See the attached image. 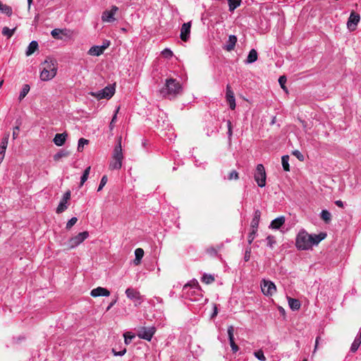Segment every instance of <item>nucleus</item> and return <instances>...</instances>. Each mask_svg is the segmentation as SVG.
<instances>
[{"label": "nucleus", "mask_w": 361, "mask_h": 361, "mask_svg": "<svg viewBox=\"0 0 361 361\" xmlns=\"http://www.w3.org/2000/svg\"><path fill=\"white\" fill-rule=\"evenodd\" d=\"M126 296L134 301H140L142 300V296L139 291L133 288H128L126 290Z\"/></svg>", "instance_id": "ddd939ff"}, {"label": "nucleus", "mask_w": 361, "mask_h": 361, "mask_svg": "<svg viewBox=\"0 0 361 361\" xmlns=\"http://www.w3.org/2000/svg\"><path fill=\"white\" fill-rule=\"evenodd\" d=\"M258 54L255 49H252L250 51L246 59V63H252L257 60Z\"/></svg>", "instance_id": "5701e85b"}, {"label": "nucleus", "mask_w": 361, "mask_h": 361, "mask_svg": "<svg viewBox=\"0 0 361 361\" xmlns=\"http://www.w3.org/2000/svg\"><path fill=\"white\" fill-rule=\"evenodd\" d=\"M183 293L186 298L192 301H198L203 297L200 286L196 280L190 281L184 285Z\"/></svg>", "instance_id": "7ed1b4c3"}, {"label": "nucleus", "mask_w": 361, "mask_h": 361, "mask_svg": "<svg viewBox=\"0 0 361 361\" xmlns=\"http://www.w3.org/2000/svg\"><path fill=\"white\" fill-rule=\"evenodd\" d=\"M19 126H16L14 128L13 131V138L16 139L18 136Z\"/></svg>", "instance_id": "bf43d9fd"}, {"label": "nucleus", "mask_w": 361, "mask_h": 361, "mask_svg": "<svg viewBox=\"0 0 361 361\" xmlns=\"http://www.w3.org/2000/svg\"><path fill=\"white\" fill-rule=\"evenodd\" d=\"M361 344V339L355 337L354 341L353 342L351 347H350V351L352 353H355L357 349L359 348L360 345Z\"/></svg>", "instance_id": "473e14b6"}, {"label": "nucleus", "mask_w": 361, "mask_h": 361, "mask_svg": "<svg viewBox=\"0 0 361 361\" xmlns=\"http://www.w3.org/2000/svg\"><path fill=\"white\" fill-rule=\"evenodd\" d=\"M135 259L134 260L135 264L137 265L140 263L141 259L144 256V250L142 248H137L135 250Z\"/></svg>", "instance_id": "a878e982"}, {"label": "nucleus", "mask_w": 361, "mask_h": 361, "mask_svg": "<svg viewBox=\"0 0 361 361\" xmlns=\"http://www.w3.org/2000/svg\"><path fill=\"white\" fill-rule=\"evenodd\" d=\"M239 178L238 173L235 170L231 171L227 177V179L229 180H238Z\"/></svg>", "instance_id": "a19ab883"}, {"label": "nucleus", "mask_w": 361, "mask_h": 361, "mask_svg": "<svg viewBox=\"0 0 361 361\" xmlns=\"http://www.w3.org/2000/svg\"><path fill=\"white\" fill-rule=\"evenodd\" d=\"M191 22L185 23L180 28V37L183 42H187L190 36Z\"/></svg>", "instance_id": "f8f14e48"}, {"label": "nucleus", "mask_w": 361, "mask_h": 361, "mask_svg": "<svg viewBox=\"0 0 361 361\" xmlns=\"http://www.w3.org/2000/svg\"><path fill=\"white\" fill-rule=\"evenodd\" d=\"M68 208V202H64L63 199L61 200L57 208L56 213L61 214Z\"/></svg>", "instance_id": "c85d7f7f"}, {"label": "nucleus", "mask_w": 361, "mask_h": 361, "mask_svg": "<svg viewBox=\"0 0 361 361\" xmlns=\"http://www.w3.org/2000/svg\"><path fill=\"white\" fill-rule=\"evenodd\" d=\"M229 7V11H233L240 4L239 1L237 0H227Z\"/></svg>", "instance_id": "e433bc0d"}, {"label": "nucleus", "mask_w": 361, "mask_h": 361, "mask_svg": "<svg viewBox=\"0 0 361 361\" xmlns=\"http://www.w3.org/2000/svg\"><path fill=\"white\" fill-rule=\"evenodd\" d=\"M226 97L227 102H231V100H235L234 97V93L233 90H231V87L229 85H227L226 86Z\"/></svg>", "instance_id": "c756f323"}, {"label": "nucleus", "mask_w": 361, "mask_h": 361, "mask_svg": "<svg viewBox=\"0 0 361 361\" xmlns=\"http://www.w3.org/2000/svg\"><path fill=\"white\" fill-rule=\"evenodd\" d=\"M254 178L259 187L263 188L266 185L267 175L264 167L262 164L257 165Z\"/></svg>", "instance_id": "423d86ee"}, {"label": "nucleus", "mask_w": 361, "mask_h": 361, "mask_svg": "<svg viewBox=\"0 0 361 361\" xmlns=\"http://www.w3.org/2000/svg\"><path fill=\"white\" fill-rule=\"evenodd\" d=\"M325 237V233L312 235L302 229L298 232L296 236L295 246L299 250H307L311 249L312 246L318 245Z\"/></svg>", "instance_id": "f257e3e1"}, {"label": "nucleus", "mask_w": 361, "mask_h": 361, "mask_svg": "<svg viewBox=\"0 0 361 361\" xmlns=\"http://www.w3.org/2000/svg\"><path fill=\"white\" fill-rule=\"evenodd\" d=\"M0 11L2 12L3 13L6 14L8 16H10L12 14V8L6 4H3L1 1Z\"/></svg>", "instance_id": "7c9ffc66"}, {"label": "nucleus", "mask_w": 361, "mask_h": 361, "mask_svg": "<svg viewBox=\"0 0 361 361\" xmlns=\"http://www.w3.org/2000/svg\"><path fill=\"white\" fill-rule=\"evenodd\" d=\"M73 32L68 29H59L56 28L51 31V36L56 39H63V37L66 38H71Z\"/></svg>", "instance_id": "9d476101"}, {"label": "nucleus", "mask_w": 361, "mask_h": 361, "mask_svg": "<svg viewBox=\"0 0 361 361\" xmlns=\"http://www.w3.org/2000/svg\"><path fill=\"white\" fill-rule=\"evenodd\" d=\"M118 8L116 6H112L110 11H104L102 14V20L105 23H112L116 19L114 15L118 11Z\"/></svg>", "instance_id": "9b49d317"}, {"label": "nucleus", "mask_w": 361, "mask_h": 361, "mask_svg": "<svg viewBox=\"0 0 361 361\" xmlns=\"http://www.w3.org/2000/svg\"><path fill=\"white\" fill-rule=\"evenodd\" d=\"M285 221L286 219L283 216H279L271 221L269 228L275 230L279 229L284 224Z\"/></svg>", "instance_id": "6ab92c4d"}, {"label": "nucleus", "mask_w": 361, "mask_h": 361, "mask_svg": "<svg viewBox=\"0 0 361 361\" xmlns=\"http://www.w3.org/2000/svg\"><path fill=\"white\" fill-rule=\"evenodd\" d=\"M261 216V212L259 209H256L254 212L253 218L251 221V228L254 230H257L259 219Z\"/></svg>", "instance_id": "aec40b11"}, {"label": "nucleus", "mask_w": 361, "mask_h": 361, "mask_svg": "<svg viewBox=\"0 0 361 361\" xmlns=\"http://www.w3.org/2000/svg\"><path fill=\"white\" fill-rule=\"evenodd\" d=\"M180 90V85L176 80L170 78L166 80L164 87L160 90L161 94L164 97L175 95Z\"/></svg>", "instance_id": "20e7f679"}, {"label": "nucleus", "mask_w": 361, "mask_h": 361, "mask_svg": "<svg viewBox=\"0 0 361 361\" xmlns=\"http://www.w3.org/2000/svg\"><path fill=\"white\" fill-rule=\"evenodd\" d=\"M161 54L164 57L170 59L173 56V51L170 49L166 48L161 51Z\"/></svg>", "instance_id": "de8ad7c7"}, {"label": "nucleus", "mask_w": 361, "mask_h": 361, "mask_svg": "<svg viewBox=\"0 0 361 361\" xmlns=\"http://www.w3.org/2000/svg\"><path fill=\"white\" fill-rule=\"evenodd\" d=\"M267 246L273 248L274 245L276 244L275 238L273 235H268L267 238Z\"/></svg>", "instance_id": "09e8293b"}, {"label": "nucleus", "mask_w": 361, "mask_h": 361, "mask_svg": "<svg viewBox=\"0 0 361 361\" xmlns=\"http://www.w3.org/2000/svg\"><path fill=\"white\" fill-rule=\"evenodd\" d=\"M105 50V47L102 46H93L92 47L89 51L88 54L91 56H100L103 54L104 51Z\"/></svg>", "instance_id": "412c9836"}, {"label": "nucleus", "mask_w": 361, "mask_h": 361, "mask_svg": "<svg viewBox=\"0 0 361 361\" xmlns=\"http://www.w3.org/2000/svg\"><path fill=\"white\" fill-rule=\"evenodd\" d=\"M30 85L27 84H25L23 85L22 90L20 92L19 94V100L21 101L29 92L30 91Z\"/></svg>", "instance_id": "72a5a7b5"}, {"label": "nucleus", "mask_w": 361, "mask_h": 361, "mask_svg": "<svg viewBox=\"0 0 361 361\" xmlns=\"http://www.w3.org/2000/svg\"><path fill=\"white\" fill-rule=\"evenodd\" d=\"M109 44H110L109 41H105V42H104L102 47H105V49H106L109 46Z\"/></svg>", "instance_id": "69168bd1"}, {"label": "nucleus", "mask_w": 361, "mask_h": 361, "mask_svg": "<svg viewBox=\"0 0 361 361\" xmlns=\"http://www.w3.org/2000/svg\"><path fill=\"white\" fill-rule=\"evenodd\" d=\"M214 281V278L212 275L204 274L202 276V281L207 284H209V283H212Z\"/></svg>", "instance_id": "49530a36"}, {"label": "nucleus", "mask_w": 361, "mask_h": 361, "mask_svg": "<svg viewBox=\"0 0 361 361\" xmlns=\"http://www.w3.org/2000/svg\"><path fill=\"white\" fill-rule=\"evenodd\" d=\"M255 357L260 361H266L267 358L264 355V352L262 350L254 352Z\"/></svg>", "instance_id": "58836bf2"}, {"label": "nucleus", "mask_w": 361, "mask_h": 361, "mask_svg": "<svg viewBox=\"0 0 361 361\" xmlns=\"http://www.w3.org/2000/svg\"><path fill=\"white\" fill-rule=\"evenodd\" d=\"M112 352L115 356H122L126 353V349L123 348L122 350L116 351L114 349H112Z\"/></svg>", "instance_id": "6e6d98bb"}, {"label": "nucleus", "mask_w": 361, "mask_h": 361, "mask_svg": "<svg viewBox=\"0 0 361 361\" xmlns=\"http://www.w3.org/2000/svg\"><path fill=\"white\" fill-rule=\"evenodd\" d=\"M228 103L229 104V106H230V108H231L232 110L235 109V106H236V104H235V100H233V101H232V100H231V102H228Z\"/></svg>", "instance_id": "680f3d73"}, {"label": "nucleus", "mask_w": 361, "mask_h": 361, "mask_svg": "<svg viewBox=\"0 0 361 361\" xmlns=\"http://www.w3.org/2000/svg\"><path fill=\"white\" fill-rule=\"evenodd\" d=\"M116 302V300H115L114 301L111 302L109 306L107 307L106 308V311H109L114 305V304Z\"/></svg>", "instance_id": "0e129e2a"}, {"label": "nucleus", "mask_w": 361, "mask_h": 361, "mask_svg": "<svg viewBox=\"0 0 361 361\" xmlns=\"http://www.w3.org/2000/svg\"><path fill=\"white\" fill-rule=\"evenodd\" d=\"M288 305L292 310L295 311L300 309L301 303L299 300L288 297Z\"/></svg>", "instance_id": "4be33fe9"}, {"label": "nucleus", "mask_w": 361, "mask_h": 361, "mask_svg": "<svg viewBox=\"0 0 361 361\" xmlns=\"http://www.w3.org/2000/svg\"><path fill=\"white\" fill-rule=\"evenodd\" d=\"M90 169H91L90 166H88L85 169V171L82 173V176L80 178V186H82L87 180L90 172Z\"/></svg>", "instance_id": "2f4dec72"}, {"label": "nucleus", "mask_w": 361, "mask_h": 361, "mask_svg": "<svg viewBox=\"0 0 361 361\" xmlns=\"http://www.w3.org/2000/svg\"><path fill=\"white\" fill-rule=\"evenodd\" d=\"M70 198H71V191H70V190H68V191H66V192L64 193V195H63V196L62 199L64 200V202H68V200H70Z\"/></svg>", "instance_id": "13d9d810"}, {"label": "nucleus", "mask_w": 361, "mask_h": 361, "mask_svg": "<svg viewBox=\"0 0 361 361\" xmlns=\"http://www.w3.org/2000/svg\"><path fill=\"white\" fill-rule=\"evenodd\" d=\"M360 21V16L352 13L348 18L347 25L350 30H354Z\"/></svg>", "instance_id": "2eb2a0df"}, {"label": "nucleus", "mask_w": 361, "mask_h": 361, "mask_svg": "<svg viewBox=\"0 0 361 361\" xmlns=\"http://www.w3.org/2000/svg\"><path fill=\"white\" fill-rule=\"evenodd\" d=\"M91 296L92 297H99V296H109L110 292L106 288L102 287H97L91 290L90 293Z\"/></svg>", "instance_id": "dca6fc26"}, {"label": "nucleus", "mask_w": 361, "mask_h": 361, "mask_svg": "<svg viewBox=\"0 0 361 361\" xmlns=\"http://www.w3.org/2000/svg\"><path fill=\"white\" fill-rule=\"evenodd\" d=\"M67 137L68 134L66 133H57L55 135L53 142L56 146L61 147L66 142Z\"/></svg>", "instance_id": "a211bd4d"}, {"label": "nucleus", "mask_w": 361, "mask_h": 361, "mask_svg": "<svg viewBox=\"0 0 361 361\" xmlns=\"http://www.w3.org/2000/svg\"><path fill=\"white\" fill-rule=\"evenodd\" d=\"M279 82L283 90L285 91H287L286 87L285 86V84L286 82V78L284 75L280 76L279 78Z\"/></svg>", "instance_id": "3c124183"}, {"label": "nucleus", "mask_w": 361, "mask_h": 361, "mask_svg": "<svg viewBox=\"0 0 361 361\" xmlns=\"http://www.w3.org/2000/svg\"><path fill=\"white\" fill-rule=\"evenodd\" d=\"M38 48V43L36 41H32L26 50V55L30 56Z\"/></svg>", "instance_id": "393cba45"}, {"label": "nucleus", "mask_w": 361, "mask_h": 361, "mask_svg": "<svg viewBox=\"0 0 361 361\" xmlns=\"http://www.w3.org/2000/svg\"><path fill=\"white\" fill-rule=\"evenodd\" d=\"M289 156L288 155H283L281 157V164L283 169L285 171H290V165H289Z\"/></svg>", "instance_id": "cd10ccee"}, {"label": "nucleus", "mask_w": 361, "mask_h": 361, "mask_svg": "<svg viewBox=\"0 0 361 361\" xmlns=\"http://www.w3.org/2000/svg\"><path fill=\"white\" fill-rule=\"evenodd\" d=\"M119 108H117L114 115L113 116L111 121L109 124V129L112 130L114 128V124L117 121V114L118 112Z\"/></svg>", "instance_id": "c03bdc74"}, {"label": "nucleus", "mask_w": 361, "mask_h": 361, "mask_svg": "<svg viewBox=\"0 0 361 361\" xmlns=\"http://www.w3.org/2000/svg\"><path fill=\"white\" fill-rule=\"evenodd\" d=\"M237 42V37L235 35H230L228 37V44L226 45V49L227 51H231L234 49L235 44Z\"/></svg>", "instance_id": "b1692460"}, {"label": "nucleus", "mask_w": 361, "mask_h": 361, "mask_svg": "<svg viewBox=\"0 0 361 361\" xmlns=\"http://www.w3.org/2000/svg\"><path fill=\"white\" fill-rule=\"evenodd\" d=\"M115 93V87L113 85H108L98 92H91L90 94L98 99H110Z\"/></svg>", "instance_id": "0eeeda50"}, {"label": "nucleus", "mask_w": 361, "mask_h": 361, "mask_svg": "<svg viewBox=\"0 0 361 361\" xmlns=\"http://www.w3.org/2000/svg\"><path fill=\"white\" fill-rule=\"evenodd\" d=\"M107 180H108L107 176L106 175L103 176L102 179H101L99 185V187L97 188V192H99V191H101L103 189L104 185L106 184Z\"/></svg>", "instance_id": "a18cd8bd"}, {"label": "nucleus", "mask_w": 361, "mask_h": 361, "mask_svg": "<svg viewBox=\"0 0 361 361\" xmlns=\"http://www.w3.org/2000/svg\"><path fill=\"white\" fill-rule=\"evenodd\" d=\"M319 338V337H317V338H316V341H315V347H314V351L316 350V349H317V348Z\"/></svg>", "instance_id": "774afa93"}, {"label": "nucleus", "mask_w": 361, "mask_h": 361, "mask_svg": "<svg viewBox=\"0 0 361 361\" xmlns=\"http://www.w3.org/2000/svg\"><path fill=\"white\" fill-rule=\"evenodd\" d=\"M227 127H228V132H227L228 137V140H231L232 134H233V131H232V124H231V121H229V120L227 121Z\"/></svg>", "instance_id": "603ef678"}, {"label": "nucleus", "mask_w": 361, "mask_h": 361, "mask_svg": "<svg viewBox=\"0 0 361 361\" xmlns=\"http://www.w3.org/2000/svg\"><path fill=\"white\" fill-rule=\"evenodd\" d=\"M40 79L49 81L53 79L57 73L58 64L55 59L47 58L40 66Z\"/></svg>", "instance_id": "f03ea898"}, {"label": "nucleus", "mask_w": 361, "mask_h": 361, "mask_svg": "<svg viewBox=\"0 0 361 361\" xmlns=\"http://www.w3.org/2000/svg\"><path fill=\"white\" fill-rule=\"evenodd\" d=\"M89 143V140L85 138H80L78 144V150L82 152L84 146Z\"/></svg>", "instance_id": "4c0bfd02"}, {"label": "nucleus", "mask_w": 361, "mask_h": 361, "mask_svg": "<svg viewBox=\"0 0 361 361\" xmlns=\"http://www.w3.org/2000/svg\"><path fill=\"white\" fill-rule=\"evenodd\" d=\"M6 150L0 149V164L3 161L5 156Z\"/></svg>", "instance_id": "052dcab7"}, {"label": "nucleus", "mask_w": 361, "mask_h": 361, "mask_svg": "<svg viewBox=\"0 0 361 361\" xmlns=\"http://www.w3.org/2000/svg\"><path fill=\"white\" fill-rule=\"evenodd\" d=\"M112 158L114 159H118V160L123 161V154L122 146H121V137H120L118 139V142L116 145V147L114 149Z\"/></svg>", "instance_id": "4468645a"}, {"label": "nucleus", "mask_w": 361, "mask_h": 361, "mask_svg": "<svg viewBox=\"0 0 361 361\" xmlns=\"http://www.w3.org/2000/svg\"><path fill=\"white\" fill-rule=\"evenodd\" d=\"M250 253H251V248L248 247L246 249L245 255H244V259L245 262H247L250 260Z\"/></svg>", "instance_id": "5fc2aeb1"}, {"label": "nucleus", "mask_w": 361, "mask_h": 361, "mask_svg": "<svg viewBox=\"0 0 361 361\" xmlns=\"http://www.w3.org/2000/svg\"><path fill=\"white\" fill-rule=\"evenodd\" d=\"M260 286L263 294L267 296H271L276 292V286L271 281L262 279Z\"/></svg>", "instance_id": "1a4fd4ad"}, {"label": "nucleus", "mask_w": 361, "mask_h": 361, "mask_svg": "<svg viewBox=\"0 0 361 361\" xmlns=\"http://www.w3.org/2000/svg\"><path fill=\"white\" fill-rule=\"evenodd\" d=\"M335 203L339 207H343V202L341 200H337V201H336Z\"/></svg>", "instance_id": "e2e57ef3"}, {"label": "nucleus", "mask_w": 361, "mask_h": 361, "mask_svg": "<svg viewBox=\"0 0 361 361\" xmlns=\"http://www.w3.org/2000/svg\"><path fill=\"white\" fill-rule=\"evenodd\" d=\"M88 237L89 233L87 231H83L75 236L71 238L65 245L67 246L68 250L73 249L82 243Z\"/></svg>", "instance_id": "39448f33"}, {"label": "nucleus", "mask_w": 361, "mask_h": 361, "mask_svg": "<svg viewBox=\"0 0 361 361\" xmlns=\"http://www.w3.org/2000/svg\"><path fill=\"white\" fill-rule=\"evenodd\" d=\"M156 332L154 326H142L137 330V336L140 338L150 341Z\"/></svg>", "instance_id": "6e6552de"}, {"label": "nucleus", "mask_w": 361, "mask_h": 361, "mask_svg": "<svg viewBox=\"0 0 361 361\" xmlns=\"http://www.w3.org/2000/svg\"><path fill=\"white\" fill-rule=\"evenodd\" d=\"M321 218L326 223L329 222L331 221V213L326 210V209H324L321 212Z\"/></svg>", "instance_id": "c9c22d12"}, {"label": "nucleus", "mask_w": 361, "mask_h": 361, "mask_svg": "<svg viewBox=\"0 0 361 361\" xmlns=\"http://www.w3.org/2000/svg\"><path fill=\"white\" fill-rule=\"evenodd\" d=\"M123 161L114 159L112 158V160L110 161L109 164V169L110 170H118L120 169L122 166Z\"/></svg>", "instance_id": "bb28decb"}, {"label": "nucleus", "mask_w": 361, "mask_h": 361, "mask_svg": "<svg viewBox=\"0 0 361 361\" xmlns=\"http://www.w3.org/2000/svg\"><path fill=\"white\" fill-rule=\"evenodd\" d=\"M124 336V342L126 345H128L132 341V339L135 338V335L130 334V332H126L123 335Z\"/></svg>", "instance_id": "ea45409f"}, {"label": "nucleus", "mask_w": 361, "mask_h": 361, "mask_svg": "<svg viewBox=\"0 0 361 361\" xmlns=\"http://www.w3.org/2000/svg\"><path fill=\"white\" fill-rule=\"evenodd\" d=\"M8 137H9V135L8 134L2 138L1 142L0 149H5V150L6 149V147L8 145Z\"/></svg>", "instance_id": "37998d69"}, {"label": "nucleus", "mask_w": 361, "mask_h": 361, "mask_svg": "<svg viewBox=\"0 0 361 361\" xmlns=\"http://www.w3.org/2000/svg\"><path fill=\"white\" fill-rule=\"evenodd\" d=\"M257 232V229L254 230L253 228H252V231L250 232L248 237H247V241H248L249 245H250L253 242V240L256 236Z\"/></svg>", "instance_id": "79ce46f5"}, {"label": "nucleus", "mask_w": 361, "mask_h": 361, "mask_svg": "<svg viewBox=\"0 0 361 361\" xmlns=\"http://www.w3.org/2000/svg\"><path fill=\"white\" fill-rule=\"evenodd\" d=\"M218 313V311H217V307L216 306H214V312L212 315V317H215Z\"/></svg>", "instance_id": "338daca9"}, {"label": "nucleus", "mask_w": 361, "mask_h": 361, "mask_svg": "<svg viewBox=\"0 0 361 361\" xmlns=\"http://www.w3.org/2000/svg\"><path fill=\"white\" fill-rule=\"evenodd\" d=\"M68 155V153L64 152V151H60L58 153H56L54 156V160H59V159H61V157H66Z\"/></svg>", "instance_id": "864d4df0"}, {"label": "nucleus", "mask_w": 361, "mask_h": 361, "mask_svg": "<svg viewBox=\"0 0 361 361\" xmlns=\"http://www.w3.org/2000/svg\"><path fill=\"white\" fill-rule=\"evenodd\" d=\"M77 221L78 219L76 217H72L66 224V229L69 230L71 228L76 224Z\"/></svg>", "instance_id": "8fccbe9b"}, {"label": "nucleus", "mask_w": 361, "mask_h": 361, "mask_svg": "<svg viewBox=\"0 0 361 361\" xmlns=\"http://www.w3.org/2000/svg\"><path fill=\"white\" fill-rule=\"evenodd\" d=\"M16 30V27L13 28V29H9L8 27H4L2 30V34L7 37L8 38H10L13 36V35L14 34L15 31Z\"/></svg>", "instance_id": "f704fd0d"}, {"label": "nucleus", "mask_w": 361, "mask_h": 361, "mask_svg": "<svg viewBox=\"0 0 361 361\" xmlns=\"http://www.w3.org/2000/svg\"><path fill=\"white\" fill-rule=\"evenodd\" d=\"M293 154L300 161L304 160V156L298 150L293 151Z\"/></svg>", "instance_id": "4d7b16f0"}, {"label": "nucleus", "mask_w": 361, "mask_h": 361, "mask_svg": "<svg viewBox=\"0 0 361 361\" xmlns=\"http://www.w3.org/2000/svg\"><path fill=\"white\" fill-rule=\"evenodd\" d=\"M233 327L232 326H228V340L230 343L231 348L233 353H236L238 350V346L235 344L234 341V336H233Z\"/></svg>", "instance_id": "f3484780"}]
</instances>
